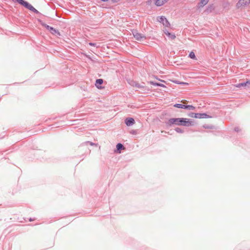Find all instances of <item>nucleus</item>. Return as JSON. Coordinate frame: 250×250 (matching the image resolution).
Returning <instances> with one entry per match:
<instances>
[{
	"instance_id": "nucleus-1",
	"label": "nucleus",
	"mask_w": 250,
	"mask_h": 250,
	"mask_svg": "<svg viewBox=\"0 0 250 250\" xmlns=\"http://www.w3.org/2000/svg\"><path fill=\"white\" fill-rule=\"evenodd\" d=\"M167 125H183L189 126L193 125V122L189 119L187 118H171L168 120Z\"/></svg>"
},
{
	"instance_id": "nucleus-2",
	"label": "nucleus",
	"mask_w": 250,
	"mask_h": 250,
	"mask_svg": "<svg viewBox=\"0 0 250 250\" xmlns=\"http://www.w3.org/2000/svg\"><path fill=\"white\" fill-rule=\"evenodd\" d=\"M157 20L159 22L162 23L163 25L166 27H168L170 25L169 22L164 16L158 17Z\"/></svg>"
},
{
	"instance_id": "nucleus-3",
	"label": "nucleus",
	"mask_w": 250,
	"mask_h": 250,
	"mask_svg": "<svg viewBox=\"0 0 250 250\" xmlns=\"http://www.w3.org/2000/svg\"><path fill=\"white\" fill-rule=\"evenodd\" d=\"M132 33L134 38L138 41H141L146 39L144 36L138 33L137 31H133Z\"/></svg>"
},
{
	"instance_id": "nucleus-4",
	"label": "nucleus",
	"mask_w": 250,
	"mask_h": 250,
	"mask_svg": "<svg viewBox=\"0 0 250 250\" xmlns=\"http://www.w3.org/2000/svg\"><path fill=\"white\" fill-rule=\"evenodd\" d=\"M250 3V0H239L237 3V6L238 7L241 6H245L249 5Z\"/></svg>"
},
{
	"instance_id": "nucleus-5",
	"label": "nucleus",
	"mask_w": 250,
	"mask_h": 250,
	"mask_svg": "<svg viewBox=\"0 0 250 250\" xmlns=\"http://www.w3.org/2000/svg\"><path fill=\"white\" fill-rule=\"evenodd\" d=\"M169 0H154V4L157 6H161L167 3Z\"/></svg>"
},
{
	"instance_id": "nucleus-6",
	"label": "nucleus",
	"mask_w": 250,
	"mask_h": 250,
	"mask_svg": "<svg viewBox=\"0 0 250 250\" xmlns=\"http://www.w3.org/2000/svg\"><path fill=\"white\" fill-rule=\"evenodd\" d=\"M125 123L127 126H131L135 124V120L132 118H127L125 120Z\"/></svg>"
},
{
	"instance_id": "nucleus-7",
	"label": "nucleus",
	"mask_w": 250,
	"mask_h": 250,
	"mask_svg": "<svg viewBox=\"0 0 250 250\" xmlns=\"http://www.w3.org/2000/svg\"><path fill=\"white\" fill-rule=\"evenodd\" d=\"M164 33L168 37V38L171 40L175 39L176 38L174 34L169 33L167 30H165Z\"/></svg>"
},
{
	"instance_id": "nucleus-8",
	"label": "nucleus",
	"mask_w": 250,
	"mask_h": 250,
	"mask_svg": "<svg viewBox=\"0 0 250 250\" xmlns=\"http://www.w3.org/2000/svg\"><path fill=\"white\" fill-rule=\"evenodd\" d=\"M208 1L209 0H201L200 2L198 4V7L199 8L203 7L208 3Z\"/></svg>"
},
{
	"instance_id": "nucleus-9",
	"label": "nucleus",
	"mask_w": 250,
	"mask_h": 250,
	"mask_svg": "<svg viewBox=\"0 0 250 250\" xmlns=\"http://www.w3.org/2000/svg\"><path fill=\"white\" fill-rule=\"evenodd\" d=\"M44 26L45 27V28L46 29L49 30L52 33H54V32L56 33L57 32L56 30L55 29H54V28H53L47 24H45Z\"/></svg>"
},
{
	"instance_id": "nucleus-10",
	"label": "nucleus",
	"mask_w": 250,
	"mask_h": 250,
	"mask_svg": "<svg viewBox=\"0 0 250 250\" xmlns=\"http://www.w3.org/2000/svg\"><path fill=\"white\" fill-rule=\"evenodd\" d=\"M247 84H250V81L249 82H247L246 83H239L238 84H237L236 85V86L237 87H241L242 86H246Z\"/></svg>"
},
{
	"instance_id": "nucleus-11",
	"label": "nucleus",
	"mask_w": 250,
	"mask_h": 250,
	"mask_svg": "<svg viewBox=\"0 0 250 250\" xmlns=\"http://www.w3.org/2000/svg\"><path fill=\"white\" fill-rule=\"evenodd\" d=\"M103 83V80L102 79H97L96 81L95 85L99 88V85L102 84Z\"/></svg>"
},
{
	"instance_id": "nucleus-12",
	"label": "nucleus",
	"mask_w": 250,
	"mask_h": 250,
	"mask_svg": "<svg viewBox=\"0 0 250 250\" xmlns=\"http://www.w3.org/2000/svg\"><path fill=\"white\" fill-rule=\"evenodd\" d=\"M174 106L175 107H178L180 108H183V109H186V105L180 104H176L174 105Z\"/></svg>"
},
{
	"instance_id": "nucleus-13",
	"label": "nucleus",
	"mask_w": 250,
	"mask_h": 250,
	"mask_svg": "<svg viewBox=\"0 0 250 250\" xmlns=\"http://www.w3.org/2000/svg\"><path fill=\"white\" fill-rule=\"evenodd\" d=\"M213 9H214V6H213V4L209 5L208 6V7L207 8L206 11L208 13L211 12L212 11V10Z\"/></svg>"
},
{
	"instance_id": "nucleus-14",
	"label": "nucleus",
	"mask_w": 250,
	"mask_h": 250,
	"mask_svg": "<svg viewBox=\"0 0 250 250\" xmlns=\"http://www.w3.org/2000/svg\"><path fill=\"white\" fill-rule=\"evenodd\" d=\"M116 148L118 150L120 151L121 150L124 149V146L122 144L119 143L117 145Z\"/></svg>"
},
{
	"instance_id": "nucleus-15",
	"label": "nucleus",
	"mask_w": 250,
	"mask_h": 250,
	"mask_svg": "<svg viewBox=\"0 0 250 250\" xmlns=\"http://www.w3.org/2000/svg\"><path fill=\"white\" fill-rule=\"evenodd\" d=\"M151 83L153 85H156L161 87H165V86L163 84H161L160 83H155V82H151Z\"/></svg>"
},
{
	"instance_id": "nucleus-16",
	"label": "nucleus",
	"mask_w": 250,
	"mask_h": 250,
	"mask_svg": "<svg viewBox=\"0 0 250 250\" xmlns=\"http://www.w3.org/2000/svg\"><path fill=\"white\" fill-rule=\"evenodd\" d=\"M175 130L177 132V133H183L184 131L183 129H182V128H180V127H176L175 129Z\"/></svg>"
},
{
	"instance_id": "nucleus-17",
	"label": "nucleus",
	"mask_w": 250,
	"mask_h": 250,
	"mask_svg": "<svg viewBox=\"0 0 250 250\" xmlns=\"http://www.w3.org/2000/svg\"><path fill=\"white\" fill-rule=\"evenodd\" d=\"M189 57L192 59H196V56L195 55V54L193 52H191L189 53Z\"/></svg>"
},
{
	"instance_id": "nucleus-18",
	"label": "nucleus",
	"mask_w": 250,
	"mask_h": 250,
	"mask_svg": "<svg viewBox=\"0 0 250 250\" xmlns=\"http://www.w3.org/2000/svg\"><path fill=\"white\" fill-rule=\"evenodd\" d=\"M186 109L193 110L195 109V107L191 105H186Z\"/></svg>"
},
{
	"instance_id": "nucleus-19",
	"label": "nucleus",
	"mask_w": 250,
	"mask_h": 250,
	"mask_svg": "<svg viewBox=\"0 0 250 250\" xmlns=\"http://www.w3.org/2000/svg\"><path fill=\"white\" fill-rule=\"evenodd\" d=\"M83 144L85 145H87L88 144H89L91 146H94V145H95V144L94 143H93L92 142H89V141H87V142H86L84 143Z\"/></svg>"
},
{
	"instance_id": "nucleus-20",
	"label": "nucleus",
	"mask_w": 250,
	"mask_h": 250,
	"mask_svg": "<svg viewBox=\"0 0 250 250\" xmlns=\"http://www.w3.org/2000/svg\"><path fill=\"white\" fill-rule=\"evenodd\" d=\"M199 115H201V114L195 113L194 114V117L195 118H199Z\"/></svg>"
},
{
	"instance_id": "nucleus-21",
	"label": "nucleus",
	"mask_w": 250,
	"mask_h": 250,
	"mask_svg": "<svg viewBox=\"0 0 250 250\" xmlns=\"http://www.w3.org/2000/svg\"><path fill=\"white\" fill-rule=\"evenodd\" d=\"M134 85H135V86L137 87H141L140 84L138 83H135Z\"/></svg>"
},
{
	"instance_id": "nucleus-22",
	"label": "nucleus",
	"mask_w": 250,
	"mask_h": 250,
	"mask_svg": "<svg viewBox=\"0 0 250 250\" xmlns=\"http://www.w3.org/2000/svg\"><path fill=\"white\" fill-rule=\"evenodd\" d=\"M112 0V1L113 2H115H115H118V1H119L120 0Z\"/></svg>"
},
{
	"instance_id": "nucleus-23",
	"label": "nucleus",
	"mask_w": 250,
	"mask_h": 250,
	"mask_svg": "<svg viewBox=\"0 0 250 250\" xmlns=\"http://www.w3.org/2000/svg\"><path fill=\"white\" fill-rule=\"evenodd\" d=\"M181 102L183 104H186L188 102V101L187 100H182Z\"/></svg>"
},
{
	"instance_id": "nucleus-24",
	"label": "nucleus",
	"mask_w": 250,
	"mask_h": 250,
	"mask_svg": "<svg viewBox=\"0 0 250 250\" xmlns=\"http://www.w3.org/2000/svg\"><path fill=\"white\" fill-rule=\"evenodd\" d=\"M89 44V45H92V46H94L95 45V43H91V42H90Z\"/></svg>"
},
{
	"instance_id": "nucleus-25",
	"label": "nucleus",
	"mask_w": 250,
	"mask_h": 250,
	"mask_svg": "<svg viewBox=\"0 0 250 250\" xmlns=\"http://www.w3.org/2000/svg\"><path fill=\"white\" fill-rule=\"evenodd\" d=\"M235 131H238V129L237 127L235 128Z\"/></svg>"
},
{
	"instance_id": "nucleus-26",
	"label": "nucleus",
	"mask_w": 250,
	"mask_h": 250,
	"mask_svg": "<svg viewBox=\"0 0 250 250\" xmlns=\"http://www.w3.org/2000/svg\"><path fill=\"white\" fill-rule=\"evenodd\" d=\"M204 127L205 128H208V126H204Z\"/></svg>"
},
{
	"instance_id": "nucleus-27",
	"label": "nucleus",
	"mask_w": 250,
	"mask_h": 250,
	"mask_svg": "<svg viewBox=\"0 0 250 250\" xmlns=\"http://www.w3.org/2000/svg\"><path fill=\"white\" fill-rule=\"evenodd\" d=\"M182 84H186V83H182Z\"/></svg>"
}]
</instances>
